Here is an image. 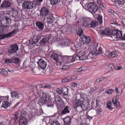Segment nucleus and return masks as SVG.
I'll return each instance as SVG.
<instances>
[{"instance_id": "obj_1", "label": "nucleus", "mask_w": 125, "mask_h": 125, "mask_svg": "<svg viewBox=\"0 0 125 125\" xmlns=\"http://www.w3.org/2000/svg\"><path fill=\"white\" fill-rule=\"evenodd\" d=\"M98 46V44L95 43L90 46L89 48H90V51L91 52L89 53L87 55H86L87 59H91L96 55H97L102 53V48L101 47H99L98 49L97 50V48Z\"/></svg>"}, {"instance_id": "obj_2", "label": "nucleus", "mask_w": 125, "mask_h": 125, "mask_svg": "<svg viewBox=\"0 0 125 125\" xmlns=\"http://www.w3.org/2000/svg\"><path fill=\"white\" fill-rule=\"evenodd\" d=\"M81 46L80 45L78 44L76 47L75 45L73 47V50L74 51H75L76 52V54H75V59L76 60H84L87 59L86 55H87V53L85 52H83L81 51V50L80 49Z\"/></svg>"}, {"instance_id": "obj_3", "label": "nucleus", "mask_w": 125, "mask_h": 125, "mask_svg": "<svg viewBox=\"0 0 125 125\" xmlns=\"http://www.w3.org/2000/svg\"><path fill=\"white\" fill-rule=\"evenodd\" d=\"M118 25V23L115 20L111 21L110 23V27L112 28V29L113 30V33L115 34L117 39L121 38L122 35L121 32L120 31H117L115 29V27Z\"/></svg>"}, {"instance_id": "obj_4", "label": "nucleus", "mask_w": 125, "mask_h": 125, "mask_svg": "<svg viewBox=\"0 0 125 125\" xmlns=\"http://www.w3.org/2000/svg\"><path fill=\"white\" fill-rule=\"evenodd\" d=\"M51 57L52 59L55 61L57 65L61 66L62 65V56H59L57 54L53 53L52 54Z\"/></svg>"}, {"instance_id": "obj_5", "label": "nucleus", "mask_w": 125, "mask_h": 125, "mask_svg": "<svg viewBox=\"0 0 125 125\" xmlns=\"http://www.w3.org/2000/svg\"><path fill=\"white\" fill-rule=\"evenodd\" d=\"M98 7L93 2H90L88 4L87 10L92 14L95 13L98 10Z\"/></svg>"}, {"instance_id": "obj_6", "label": "nucleus", "mask_w": 125, "mask_h": 125, "mask_svg": "<svg viewBox=\"0 0 125 125\" xmlns=\"http://www.w3.org/2000/svg\"><path fill=\"white\" fill-rule=\"evenodd\" d=\"M75 54L73 55V56H62V64L65 63H70L72 62H73L76 60L75 59L76 57L75 56Z\"/></svg>"}, {"instance_id": "obj_7", "label": "nucleus", "mask_w": 125, "mask_h": 125, "mask_svg": "<svg viewBox=\"0 0 125 125\" xmlns=\"http://www.w3.org/2000/svg\"><path fill=\"white\" fill-rule=\"evenodd\" d=\"M9 97V96H1L0 98V102H2L1 107L5 108H6L9 106L10 105V103L8 102V99Z\"/></svg>"}, {"instance_id": "obj_8", "label": "nucleus", "mask_w": 125, "mask_h": 125, "mask_svg": "<svg viewBox=\"0 0 125 125\" xmlns=\"http://www.w3.org/2000/svg\"><path fill=\"white\" fill-rule=\"evenodd\" d=\"M35 6L34 2L33 1H26L24 2L22 5L23 8L24 9L28 10L32 9Z\"/></svg>"}, {"instance_id": "obj_9", "label": "nucleus", "mask_w": 125, "mask_h": 125, "mask_svg": "<svg viewBox=\"0 0 125 125\" xmlns=\"http://www.w3.org/2000/svg\"><path fill=\"white\" fill-rule=\"evenodd\" d=\"M91 19L88 18L83 17L80 22L82 27L89 28L90 23Z\"/></svg>"}, {"instance_id": "obj_10", "label": "nucleus", "mask_w": 125, "mask_h": 125, "mask_svg": "<svg viewBox=\"0 0 125 125\" xmlns=\"http://www.w3.org/2000/svg\"><path fill=\"white\" fill-rule=\"evenodd\" d=\"M18 32V29L13 30L11 32L5 34H0V39L2 40L5 38L11 37L15 33Z\"/></svg>"}, {"instance_id": "obj_11", "label": "nucleus", "mask_w": 125, "mask_h": 125, "mask_svg": "<svg viewBox=\"0 0 125 125\" xmlns=\"http://www.w3.org/2000/svg\"><path fill=\"white\" fill-rule=\"evenodd\" d=\"M19 50L18 46L16 44L11 45L8 50V52L11 54L16 52Z\"/></svg>"}, {"instance_id": "obj_12", "label": "nucleus", "mask_w": 125, "mask_h": 125, "mask_svg": "<svg viewBox=\"0 0 125 125\" xmlns=\"http://www.w3.org/2000/svg\"><path fill=\"white\" fill-rule=\"evenodd\" d=\"M10 19L8 17L5 16L0 20L1 24L4 27H7L10 25Z\"/></svg>"}, {"instance_id": "obj_13", "label": "nucleus", "mask_w": 125, "mask_h": 125, "mask_svg": "<svg viewBox=\"0 0 125 125\" xmlns=\"http://www.w3.org/2000/svg\"><path fill=\"white\" fill-rule=\"evenodd\" d=\"M40 93L41 94L40 97H42L40 100H39V102L41 103L42 104L46 103V100L48 99V95L47 94L43 91L40 90Z\"/></svg>"}, {"instance_id": "obj_14", "label": "nucleus", "mask_w": 125, "mask_h": 125, "mask_svg": "<svg viewBox=\"0 0 125 125\" xmlns=\"http://www.w3.org/2000/svg\"><path fill=\"white\" fill-rule=\"evenodd\" d=\"M73 107L76 110L77 112L80 113L82 112L83 108L81 103L79 102H76L73 105Z\"/></svg>"}, {"instance_id": "obj_15", "label": "nucleus", "mask_w": 125, "mask_h": 125, "mask_svg": "<svg viewBox=\"0 0 125 125\" xmlns=\"http://www.w3.org/2000/svg\"><path fill=\"white\" fill-rule=\"evenodd\" d=\"M41 36L36 35H33L30 40L29 41L30 43L31 44L36 43L38 42L39 40L41 39Z\"/></svg>"}, {"instance_id": "obj_16", "label": "nucleus", "mask_w": 125, "mask_h": 125, "mask_svg": "<svg viewBox=\"0 0 125 125\" xmlns=\"http://www.w3.org/2000/svg\"><path fill=\"white\" fill-rule=\"evenodd\" d=\"M37 63L39 66L42 69H44L46 67L47 63L43 59L41 58L38 60Z\"/></svg>"}, {"instance_id": "obj_17", "label": "nucleus", "mask_w": 125, "mask_h": 125, "mask_svg": "<svg viewBox=\"0 0 125 125\" xmlns=\"http://www.w3.org/2000/svg\"><path fill=\"white\" fill-rule=\"evenodd\" d=\"M49 11L48 9L45 7L42 8L40 11V14L41 16H46L48 15Z\"/></svg>"}, {"instance_id": "obj_18", "label": "nucleus", "mask_w": 125, "mask_h": 125, "mask_svg": "<svg viewBox=\"0 0 125 125\" xmlns=\"http://www.w3.org/2000/svg\"><path fill=\"white\" fill-rule=\"evenodd\" d=\"M42 87V85H38L37 86H35L33 87L30 86V89H31L30 90L31 91L33 92V93H36L40 94L39 93V88H41Z\"/></svg>"}, {"instance_id": "obj_19", "label": "nucleus", "mask_w": 125, "mask_h": 125, "mask_svg": "<svg viewBox=\"0 0 125 125\" xmlns=\"http://www.w3.org/2000/svg\"><path fill=\"white\" fill-rule=\"evenodd\" d=\"M125 0H110V4L112 5H114L116 3L118 5H123L122 3L124 2Z\"/></svg>"}, {"instance_id": "obj_20", "label": "nucleus", "mask_w": 125, "mask_h": 125, "mask_svg": "<svg viewBox=\"0 0 125 125\" xmlns=\"http://www.w3.org/2000/svg\"><path fill=\"white\" fill-rule=\"evenodd\" d=\"M81 38L82 41L84 44L89 43L91 41L89 36L83 35L82 36Z\"/></svg>"}, {"instance_id": "obj_21", "label": "nucleus", "mask_w": 125, "mask_h": 125, "mask_svg": "<svg viewBox=\"0 0 125 125\" xmlns=\"http://www.w3.org/2000/svg\"><path fill=\"white\" fill-rule=\"evenodd\" d=\"M112 28L110 27V39L111 41H116L117 38L115 34L113 32V30L112 29Z\"/></svg>"}, {"instance_id": "obj_22", "label": "nucleus", "mask_w": 125, "mask_h": 125, "mask_svg": "<svg viewBox=\"0 0 125 125\" xmlns=\"http://www.w3.org/2000/svg\"><path fill=\"white\" fill-rule=\"evenodd\" d=\"M72 118L69 116L63 119L64 125H70L71 124Z\"/></svg>"}, {"instance_id": "obj_23", "label": "nucleus", "mask_w": 125, "mask_h": 125, "mask_svg": "<svg viewBox=\"0 0 125 125\" xmlns=\"http://www.w3.org/2000/svg\"><path fill=\"white\" fill-rule=\"evenodd\" d=\"M10 5V3L8 0H5L1 4V7L2 8H7L9 7Z\"/></svg>"}, {"instance_id": "obj_24", "label": "nucleus", "mask_w": 125, "mask_h": 125, "mask_svg": "<svg viewBox=\"0 0 125 125\" xmlns=\"http://www.w3.org/2000/svg\"><path fill=\"white\" fill-rule=\"evenodd\" d=\"M90 23L89 28H93L94 29L96 28L97 26L98 25V22L97 21H92L91 20Z\"/></svg>"}, {"instance_id": "obj_25", "label": "nucleus", "mask_w": 125, "mask_h": 125, "mask_svg": "<svg viewBox=\"0 0 125 125\" xmlns=\"http://www.w3.org/2000/svg\"><path fill=\"white\" fill-rule=\"evenodd\" d=\"M27 123L26 118L24 116L21 117L19 121V125H26Z\"/></svg>"}, {"instance_id": "obj_26", "label": "nucleus", "mask_w": 125, "mask_h": 125, "mask_svg": "<svg viewBox=\"0 0 125 125\" xmlns=\"http://www.w3.org/2000/svg\"><path fill=\"white\" fill-rule=\"evenodd\" d=\"M82 104L84 110H87L90 107L89 102L87 100L84 101Z\"/></svg>"}, {"instance_id": "obj_27", "label": "nucleus", "mask_w": 125, "mask_h": 125, "mask_svg": "<svg viewBox=\"0 0 125 125\" xmlns=\"http://www.w3.org/2000/svg\"><path fill=\"white\" fill-rule=\"evenodd\" d=\"M11 96L15 99H18L19 98L20 94L14 91H12L11 93Z\"/></svg>"}, {"instance_id": "obj_28", "label": "nucleus", "mask_w": 125, "mask_h": 125, "mask_svg": "<svg viewBox=\"0 0 125 125\" xmlns=\"http://www.w3.org/2000/svg\"><path fill=\"white\" fill-rule=\"evenodd\" d=\"M47 21L49 24H51L53 23L55 18L52 15H50L47 17Z\"/></svg>"}, {"instance_id": "obj_29", "label": "nucleus", "mask_w": 125, "mask_h": 125, "mask_svg": "<svg viewBox=\"0 0 125 125\" xmlns=\"http://www.w3.org/2000/svg\"><path fill=\"white\" fill-rule=\"evenodd\" d=\"M70 107L69 106H66L62 111L61 112V114L63 115L69 113L70 112Z\"/></svg>"}, {"instance_id": "obj_30", "label": "nucleus", "mask_w": 125, "mask_h": 125, "mask_svg": "<svg viewBox=\"0 0 125 125\" xmlns=\"http://www.w3.org/2000/svg\"><path fill=\"white\" fill-rule=\"evenodd\" d=\"M49 39L47 38H44L39 42V44L41 45L46 44L48 42Z\"/></svg>"}, {"instance_id": "obj_31", "label": "nucleus", "mask_w": 125, "mask_h": 125, "mask_svg": "<svg viewBox=\"0 0 125 125\" xmlns=\"http://www.w3.org/2000/svg\"><path fill=\"white\" fill-rule=\"evenodd\" d=\"M58 109L62 108L64 107V102L63 101H59L55 103Z\"/></svg>"}, {"instance_id": "obj_32", "label": "nucleus", "mask_w": 125, "mask_h": 125, "mask_svg": "<svg viewBox=\"0 0 125 125\" xmlns=\"http://www.w3.org/2000/svg\"><path fill=\"white\" fill-rule=\"evenodd\" d=\"M76 78L75 76H72L71 77H66L63 79L62 80V81L63 82H70L71 81L75 80Z\"/></svg>"}, {"instance_id": "obj_33", "label": "nucleus", "mask_w": 125, "mask_h": 125, "mask_svg": "<svg viewBox=\"0 0 125 125\" xmlns=\"http://www.w3.org/2000/svg\"><path fill=\"white\" fill-rule=\"evenodd\" d=\"M70 29L69 26H67L66 27H62V31L63 33H65L67 32H68L70 31H71Z\"/></svg>"}, {"instance_id": "obj_34", "label": "nucleus", "mask_w": 125, "mask_h": 125, "mask_svg": "<svg viewBox=\"0 0 125 125\" xmlns=\"http://www.w3.org/2000/svg\"><path fill=\"white\" fill-rule=\"evenodd\" d=\"M36 26L41 29H43L44 27V25L42 22L38 21L36 23Z\"/></svg>"}, {"instance_id": "obj_35", "label": "nucleus", "mask_w": 125, "mask_h": 125, "mask_svg": "<svg viewBox=\"0 0 125 125\" xmlns=\"http://www.w3.org/2000/svg\"><path fill=\"white\" fill-rule=\"evenodd\" d=\"M11 63H18L20 61V60L18 57L12 58H11Z\"/></svg>"}, {"instance_id": "obj_36", "label": "nucleus", "mask_w": 125, "mask_h": 125, "mask_svg": "<svg viewBox=\"0 0 125 125\" xmlns=\"http://www.w3.org/2000/svg\"><path fill=\"white\" fill-rule=\"evenodd\" d=\"M109 28H105L101 32V34H104L105 35H109Z\"/></svg>"}, {"instance_id": "obj_37", "label": "nucleus", "mask_w": 125, "mask_h": 125, "mask_svg": "<svg viewBox=\"0 0 125 125\" xmlns=\"http://www.w3.org/2000/svg\"><path fill=\"white\" fill-rule=\"evenodd\" d=\"M76 99L77 100L76 102H81L82 101V98L81 96V94H77L76 96Z\"/></svg>"}, {"instance_id": "obj_38", "label": "nucleus", "mask_w": 125, "mask_h": 125, "mask_svg": "<svg viewBox=\"0 0 125 125\" xmlns=\"http://www.w3.org/2000/svg\"><path fill=\"white\" fill-rule=\"evenodd\" d=\"M39 70L37 68L33 69L31 71V72L33 73L34 75H38L39 74Z\"/></svg>"}, {"instance_id": "obj_39", "label": "nucleus", "mask_w": 125, "mask_h": 125, "mask_svg": "<svg viewBox=\"0 0 125 125\" xmlns=\"http://www.w3.org/2000/svg\"><path fill=\"white\" fill-rule=\"evenodd\" d=\"M62 94L63 95L68 94V89L65 87H62Z\"/></svg>"}, {"instance_id": "obj_40", "label": "nucleus", "mask_w": 125, "mask_h": 125, "mask_svg": "<svg viewBox=\"0 0 125 125\" xmlns=\"http://www.w3.org/2000/svg\"><path fill=\"white\" fill-rule=\"evenodd\" d=\"M55 103L59 101H63L61 99V97L59 95H55Z\"/></svg>"}, {"instance_id": "obj_41", "label": "nucleus", "mask_w": 125, "mask_h": 125, "mask_svg": "<svg viewBox=\"0 0 125 125\" xmlns=\"http://www.w3.org/2000/svg\"><path fill=\"white\" fill-rule=\"evenodd\" d=\"M0 73L5 76H6L8 74L7 71L5 70V69H0Z\"/></svg>"}, {"instance_id": "obj_42", "label": "nucleus", "mask_w": 125, "mask_h": 125, "mask_svg": "<svg viewBox=\"0 0 125 125\" xmlns=\"http://www.w3.org/2000/svg\"><path fill=\"white\" fill-rule=\"evenodd\" d=\"M76 32L79 36H80L83 34V31L82 29L79 28L78 30H77Z\"/></svg>"}, {"instance_id": "obj_43", "label": "nucleus", "mask_w": 125, "mask_h": 125, "mask_svg": "<svg viewBox=\"0 0 125 125\" xmlns=\"http://www.w3.org/2000/svg\"><path fill=\"white\" fill-rule=\"evenodd\" d=\"M102 17L101 15H99L97 18V20L99 21L100 24L102 23L103 21L102 20Z\"/></svg>"}, {"instance_id": "obj_44", "label": "nucleus", "mask_w": 125, "mask_h": 125, "mask_svg": "<svg viewBox=\"0 0 125 125\" xmlns=\"http://www.w3.org/2000/svg\"><path fill=\"white\" fill-rule=\"evenodd\" d=\"M58 0H50L51 4L52 5H54L57 4L58 2Z\"/></svg>"}, {"instance_id": "obj_45", "label": "nucleus", "mask_w": 125, "mask_h": 125, "mask_svg": "<svg viewBox=\"0 0 125 125\" xmlns=\"http://www.w3.org/2000/svg\"><path fill=\"white\" fill-rule=\"evenodd\" d=\"M56 92L60 94H62V88H57L56 89Z\"/></svg>"}, {"instance_id": "obj_46", "label": "nucleus", "mask_w": 125, "mask_h": 125, "mask_svg": "<svg viewBox=\"0 0 125 125\" xmlns=\"http://www.w3.org/2000/svg\"><path fill=\"white\" fill-rule=\"evenodd\" d=\"M98 89L97 87H95L94 88H91L90 89L89 92L91 94H92L95 92V91Z\"/></svg>"}, {"instance_id": "obj_47", "label": "nucleus", "mask_w": 125, "mask_h": 125, "mask_svg": "<svg viewBox=\"0 0 125 125\" xmlns=\"http://www.w3.org/2000/svg\"><path fill=\"white\" fill-rule=\"evenodd\" d=\"M116 54V52L115 51H113L111 53L110 58H112L115 57Z\"/></svg>"}, {"instance_id": "obj_48", "label": "nucleus", "mask_w": 125, "mask_h": 125, "mask_svg": "<svg viewBox=\"0 0 125 125\" xmlns=\"http://www.w3.org/2000/svg\"><path fill=\"white\" fill-rule=\"evenodd\" d=\"M50 125H60V124L57 121H53L50 124Z\"/></svg>"}, {"instance_id": "obj_49", "label": "nucleus", "mask_w": 125, "mask_h": 125, "mask_svg": "<svg viewBox=\"0 0 125 125\" xmlns=\"http://www.w3.org/2000/svg\"><path fill=\"white\" fill-rule=\"evenodd\" d=\"M70 67L69 65H65L63 66L62 67V69L64 70H68Z\"/></svg>"}, {"instance_id": "obj_50", "label": "nucleus", "mask_w": 125, "mask_h": 125, "mask_svg": "<svg viewBox=\"0 0 125 125\" xmlns=\"http://www.w3.org/2000/svg\"><path fill=\"white\" fill-rule=\"evenodd\" d=\"M51 87V85L50 84H45L43 87L42 86V88L50 89Z\"/></svg>"}, {"instance_id": "obj_51", "label": "nucleus", "mask_w": 125, "mask_h": 125, "mask_svg": "<svg viewBox=\"0 0 125 125\" xmlns=\"http://www.w3.org/2000/svg\"><path fill=\"white\" fill-rule=\"evenodd\" d=\"M115 12H113V13H110V15L111 16V17H112V18H113L114 19L113 20H112L111 21H113L114 20H115L116 21V20L115 19ZM111 21L110 22V23Z\"/></svg>"}, {"instance_id": "obj_52", "label": "nucleus", "mask_w": 125, "mask_h": 125, "mask_svg": "<svg viewBox=\"0 0 125 125\" xmlns=\"http://www.w3.org/2000/svg\"><path fill=\"white\" fill-rule=\"evenodd\" d=\"M115 12H113V13H110V15L111 16V17H112V18H113L114 19L113 20H112L111 21H113L114 20H115L116 21V20L115 19ZM111 21L110 22V23Z\"/></svg>"}, {"instance_id": "obj_53", "label": "nucleus", "mask_w": 125, "mask_h": 125, "mask_svg": "<svg viewBox=\"0 0 125 125\" xmlns=\"http://www.w3.org/2000/svg\"><path fill=\"white\" fill-rule=\"evenodd\" d=\"M102 111L103 110H102V109L101 108H100L97 110V113L99 115H101V112H102Z\"/></svg>"}, {"instance_id": "obj_54", "label": "nucleus", "mask_w": 125, "mask_h": 125, "mask_svg": "<svg viewBox=\"0 0 125 125\" xmlns=\"http://www.w3.org/2000/svg\"><path fill=\"white\" fill-rule=\"evenodd\" d=\"M122 5H121V6L119 5V8H120L121 9L125 11V6L124 5L123 3H122Z\"/></svg>"}, {"instance_id": "obj_55", "label": "nucleus", "mask_w": 125, "mask_h": 125, "mask_svg": "<svg viewBox=\"0 0 125 125\" xmlns=\"http://www.w3.org/2000/svg\"><path fill=\"white\" fill-rule=\"evenodd\" d=\"M5 62L7 63H11V59H7L5 61Z\"/></svg>"}, {"instance_id": "obj_56", "label": "nucleus", "mask_w": 125, "mask_h": 125, "mask_svg": "<svg viewBox=\"0 0 125 125\" xmlns=\"http://www.w3.org/2000/svg\"><path fill=\"white\" fill-rule=\"evenodd\" d=\"M75 72H79L82 71V70L81 67L78 68L76 69L75 70Z\"/></svg>"}, {"instance_id": "obj_57", "label": "nucleus", "mask_w": 125, "mask_h": 125, "mask_svg": "<svg viewBox=\"0 0 125 125\" xmlns=\"http://www.w3.org/2000/svg\"><path fill=\"white\" fill-rule=\"evenodd\" d=\"M77 85V83H73L72 84V86L74 88L76 87Z\"/></svg>"}, {"instance_id": "obj_58", "label": "nucleus", "mask_w": 125, "mask_h": 125, "mask_svg": "<svg viewBox=\"0 0 125 125\" xmlns=\"http://www.w3.org/2000/svg\"><path fill=\"white\" fill-rule=\"evenodd\" d=\"M122 22L123 25L125 26V19L123 18L122 19Z\"/></svg>"}, {"instance_id": "obj_59", "label": "nucleus", "mask_w": 125, "mask_h": 125, "mask_svg": "<svg viewBox=\"0 0 125 125\" xmlns=\"http://www.w3.org/2000/svg\"><path fill=\"white\" fill-rule=\"evenodd\" d=\"M110 68L112 70H113L115 69V67L112 64H110Z\"/></svg>"}, {"instance_id": "obj_60", "label": "nucleus", "mask_w": 125, "mask_h": 125, "mask_svg": "<svg viewBox=\"0 0 125 125\" xmlns=\"http://www.w3.org/2000/svg\"><path fill=\"white\" fill-rule=\"evenodd\" d=\"M106 106L107 108L109 109V101H108L106 104Z\"/></svg>"}, {"instance_id": "obj_61", "label": "nucleus", "mask_w": 125, "mask_h": 125, "mask_svg": "<svg viewBox=\"0 0 125 125\" xmlns=\"http://www.w3.org/2000/svg\"><path fill=\"white\" fill-rule=\"evenodd\" d=\"M19 103H17L14 106V107L15 108H18L19 107V105L20 104Z\"/></svg>"}, {"instance_id": "obj_62", "label": "nucleus", "mask_w": 125, "mask_h": 125, "mask_svg": "<svg viewBox=\"0 0 125 125\" xmlns=\"http://www.w3.org/2000/svg\"><path fill=\"white\" fill-rule=\"evenodd\" d=\"M68 94H66V95L63 94V96L64 98L66 99H68Z\"/></svg>"}, {"instance_id": "obj_63", "label": "nucleus", "mask_w": 125, "mask_h": 125, "mask_svg": "<svg viewBox=\"0 0 125 125\" xmlns=\"http://www.w3.org/2000/svg\"><path fill=\"white\" fill-rule=\"evenodd\" d=\"M81 67V68L82 71L84 70H85L87 68V67L86 66Z\"/></svg>"}, {"instance_id": "obj_64", "label": "nucleus", "mask_w": 125, "mask_h": 125, "mask_svg": "<svg viewBox=\"0 0 125 125\" xmlns=\"http://www.w3.org/2000/svg\"><path fill=\"white\" fill-rule=\"evenodd\" d=\"M113 102L114 104H116V105L119 103V102L118 101H117V99H116L115 102H114L113 101Z\"/></svg>"}]
</instances>
